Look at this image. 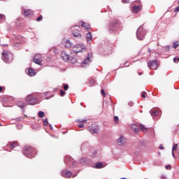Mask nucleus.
I'll return each mask as SVG.
<instances>
[{
  "instance_id": "obj_1",
  "label": "nucleus",
  "mask_w": 179,
  "mask_h": 179,
  "mask_svg": "<svg viewBox=\"0 0 179 179\" xmlns=\"http://www.w3.org/2000/svg\"><path fill=\"white\" fill-rule=\"evenodd\" d=\"M22 153L26 157H28V159H33L36 157V155H37V150L33 146L25 145L23 148Z\"/></svg>"
},
{
  "instance_id": "obj_2",
  "label": "nucleus",
  "mask_w": 179,
  "mask_h": 179,
  "mask_svg": "<svg viewBox=\"0 0 179 179\" xmlns=\"http://www.w3.org/2000/svg\"><path fill=\"white\" fill-rule=\"evenodd\" d=\"M3 57L4 62H6L7 64H10V62L13 59V55L8 50L3 51Z\"/></svg>"
},
{
  "instance_id": "obj_3",
  "label": "nucleus",
  "mask_w": 179,
  "mask_h": 179,
  "mask_svg": "<svg viewBox=\"0 0 179 179\" xmlns=\"http://www.w3.org/2000/svg\"><path fill=\"white\" fill-rule=\"evenodd\" d=\"M136 34L138 40H144L145 36H146V31L143 29V27L141 26L138 29Z\"/></svg>"
},
{
  "instance_id": "obj_4",
  "label": "nucleus",
  "mask_w": 179,
  "mask_h": 179,
  "mask_svg": "<svg viewBox=\"0 0 179 179\" xmlns=\"http://www.w3.org/2000/svg\"><path fill=\"white\" fill-rule=\"evenodd\" d=\"M26 102L29 106H34L35 104H37V99L33 95L29 94L26 97Z\"/></svg>"
},
{
  "instance_id": "obj_5",
  "label": "nucleus",
  "mask_w": 179,
  "mask_h": 179,
  "mask_svg": "<svg viewBox=\"0 0 179 179\" xmlns=\"http://www.w3.org/2000/svg\"><path fill=\"white\" fill-rule=\"evenodd\" d=\"M86 50V48L85 45H76L74 47H73V51L75 54H78V52H82V51H85Z\"/></svg>"
},
{
  "instance_id": "obj_6",
  "label": "nucleus",
  "mask_w": 179,
  "mask_h": 179,
  "mask_svg": "<svg viewBox=\"0 0 179 179\" xmlns=\"http://www.w3.org/2000/svg\"><path fill=\"white\" fill-rule=\"evenodd\" d=\"M33 59L34 62L37 64V65H41L43 64V57H41V55H36Z\"/></svg>"
},
{
  "instance_id": "obj_7",
  "label": "nucleus",
  "mask_w": 179,
  "mask_h": 179,
  "mask_svg": "<svg viewBox=\"0 0 179 179\" xmlns=\"http://www.w3.org/2000/svg\"><path fill=\"white\" fill-rule=\"evenodd\" d=\"M148 66L150 69H157L159 66V64H157V60L150 61L148 62Z\"/></svg>"
},
{
  "instance_id": "obj_8",
  "label": "nucleus",
  "mask_w": 179,
  "mask_h": 179,
  "mask_svg": "<svg viewBox=\"0 0 179 179\" xmlns=\"http://www.w3.org/2000/svg\"><path fill=\"white\" fill-rule=\"evenodd\" d=\"M89 131L90 134H97L99 132V126L94 124L89 127Z\"/></svg>"
},
{
  "instance_id": "obj_9",
  "label": "nucleus",
  "mask_w": 179,
  "mask_h": 179,
  "mask_svg": "<svg viewBox=\"0 0 179 179\" xmlns=\"http://www.w3.org/2000/svg\"><path fill=\"white\" fill-rule=\"evenodd\" d=\"M127 143V140L125 139V137L121 136L119 139L117 141V144L118 146H124Z\"/></svg>"
},
{
  "instance_id": "obj_10",
  "label": "nucleus",
  "mask_w": 179,
  "mask_h": 179,
  "mask_svg": "<svg viewBox=\"0 0 179 179\" xmlns=\"http://www.w3.org/2000/svg\"><path fill=\"white\" fill-rule=\"evenodd\" d=\"M62 176L65 178H71V177H72V172L69 171H63L62 172Z\"/></svg>"
},
{
  "instance_id": "obj_11",
  "label": "nucleus",
  "mask_w": 179,
  "mask_h": 179,
  "mask_svg": "<svg viewBox=\"0 0 179 179\" xmlns=\"http://www.w3.org/2000/svg\"><path fill=\"white\" fill-rule=\"evenodd\" d=\"M72 35L73 37H82V34H80V31L79 29H74L72 31Z\"/></svg>"
},
{
  "instance_id": "obj_12",
  "label": "nucleus",
  "mask_w": 179,
  "mask_h": 179,
  "mask_svg": "<svg viewBox=\"0 0 179 179\" xmlns=\"http://www.w3.org/2000/svg\"><path fill=\"white\" fill-rule=\"evenodd\" d=\"M61 57L63 59V61H65L66 62L69 61V55L66 54L65 52H62Z\"/></svg>"
},
{
  "instance_id": "obj_13",
  "label": "nucleus",
  "mask_w": 179,
  "mask_h": 179,
  "mask_svg": "<svg viewBox=\"0 0 179 179\" xmlns=\"http://www.w3.org/2000/svg\"><path fill=\"white\" fill-rule=\"evenodd\" d=\"M92 57H93V55L92 53H88L87 58L83 61V64L87 65V64L90 62V58Z\"/></svg>"
},
{
  "instance_id": "obj_14",
  "label": "nucleus",
  "mask_w": 179,
  "mask_h": 179,
  "mask_svg": "<svg viewBox=\"0 0 179 179\" xmlns=\"http://www.w3.org/2000/svg\"><path fill=\"white\" fill-rule=\"evenodd\" d=\"M86 38H87V42L90 43H92V40L93 38V36H92V32H88L86 34Z\"/></svg>"
},
{
  "instance_id": "obj_15",
  "label": "nucleus",
  "mask_w": 179,
  "mask_h": 179,
  "mask_svg": "<svg viewBox=\"0 0 179 179\" xmlns=\"http://www.w3.org/2000/svg\"><path fill=\"white\" fill-rule=\"evenodd\" d=\"M24 15L26 16V17H27V16L33 15V10L31 9H26L24 10Z\"/></svg>"
},
{
  "instance_id": "obj_16",
  "label": "nucleus",
  "mask_w": 179,
  "mask_h": 179,
  "mask_svg": "<svg viewBox=\"0 0 179 179\" xmlns=\"http://www.w3.org/2000/svg\"><path fill=\"white\" fill-rule=\"evenodd\" d=\"M81 27H84L85 30H90V25L83 21L81 22Z\"/></svg>"
},
{
  "instance_id": "obj_17",
  "label": "nucleus",
  "mask_w": 179,
  "mask_h": 179,
  "mask_svg": "<svg viewBox=\"0 0 179 179\" xmlns=\"http://www.w3.org/2000/svg\"><path fill=\"white\" fill-rule=\"evenodd\" d=\"M19 146V143L17 141H13L10 144V149H15V148H17Z\"/></svg>"
},
{
  "instance_id": "obj_18",
  "label": "nucleus",
  "mask_w": 179,
  "mask_h": 179,
  "mask_svg": "<svg viewBox=\"0 0 179 179\" xmlns=\"http://www.w3.org/2000/svg\"><path fill=\"white\" fill-rule=\"evenodd\" d=\"M131 10H132L133 13H138V12H139V10H141V6H134Z\"/></svg>"
},
{
  "instance_id": "obj_19",
  "label": "nucleus",
  "mask_w": 179,
  "mask_h": 179,
  "mask_svg": "<svg viewBox=\"0 0 179 179\" xmlns=\"http://www.w3.org/2000/svg\"><path fill=\"white\" fill-rule=\"evenodd\" d=\"M118 23V21H117V20H115L113 22H111L110 24V30H113V29H114L115 27V26H117V24Z\"/></svg>"
},
{
  "instance_id": "obj_20",
  "label": "nucleus",
  "mask_w": 179,
  "mask_h": 179,
  "mask_svg": "<svg viewBox=\"0 0 179 179\" xmlns=\"http://www.w3.org/2000/svg\"><path fill=\"white\" fill-rule=\"evenodd\" d=\"M28 73L29 76H36V71L33 68H29Z\"/></svg>"
},
{
  "instance_id": "obj_21",
  "label": "nucleus",
  "mask_w": 179,
  "mask_h": 179,
  "mask_svg": "<svg viewBox=\"0 0 179 179\" xmlns=\"http://www.w3.org/2000/svg\"><path fill=\"white\" fill-rule=\"evenodd\" d=\"M159 113L160 112L159 110H152L150 111L152 117H157V115H159Z\"/></svg>"
},
{
  "instance_id": "obj_22",
  "label": "nucleus",
  "mask_w": 179,
  "mask_h": 179,
  "mask_svg": "<svg viewBox=\"0 0 179 179\" xmlns=\"http://www.w3.org/2000/svg\"><path fill=\"white\" fill-rule=\"evenodd\" d=\"M139 129H141V131L142 132H148V128L146 127H145V125L143 124H140L139 125Z\"/></svg>"
},
{
  "instance_id": "obj_23",
  "label": "nucleus",
  "mask_w": 179,
  "mask_h": 179,
  "mask_svg": "<svg viewBox=\"0 0 179 179\" xmlns=\"http://www.w3.org/2000/svg\"><path fill=\"white\" fill-rule=\"evenodd\" d=\"M131 128H132V129H134L135 134H138V132H139V129L138 128L136 124L131 125Z\"/></svg>"
},
{
  "instance_id": "obj_24",
  "label": "nucleus",
  "mask_w": 179,
  "mask_h": 179,
  "mask_svg": "<svg viewBox=\"0 0 179 179\" xmlns=\"http://www.w3.org/2000/svg\"><path fill=\"white\" fill-rule=\"evenodd\" d=\"M17 106L20 107V108H23V107H24V103L22 101H17Z\"/></svg>"
},
{
  "instance_id": "obj_25",
  "label": "nucleus",
  "mask_w": 179,
  "mask_h": 179,
  "mask_svg": "<svg viewBox=\"0 0 179 179\" xmlns=\"http://www.w3.org/2000/svg\"><path fill=\"white\" fill-rule=\"evenodd\" d=\"M95 169H103V163H101V162H98V163L95 165Z\"/></svg>"
},
{
  "instance_id": "obj_26",
  "label": "nucleus",
  "mask_w": 179,
  "mask_h": 179,
  "mask_svg": "<svg viewBox=\"0 0 179 179\" xmlns=\"http://www.w3.org/2000/svg\"><path fill=\"white\" fill-rule=\"evenodd\" d=\"M38 115L40 118H44L45 113L43 111H39Z\"/></svg>"
},
{
  "instance_id": "obj_27",
  "label": "nucleus",
  "mask_w": 179,
  "mask_h": 179,
  "mask_svg": "<svg viewBox=\"0 0 179 179\" xmlns=\"http://www.w3.org/2000/svg\"><path fill=\"white\" fill-rule=\"evenodd\" d=\"M178 148V144L174 143L172 148V152H177Z\"/></svg>"
},
{
  "instance_id": "obj_28",
  "label": "nucleus",
  "mask_w": 179,
  "mask_h": 179,
  "mask_svg": "<svg viewBox=\"0 0 179 179\" xmlns=\"http://www.w3.org/2000/svg\"><path fill=\"white\" fill-rule=\"evenodd\" d=\"M64 162L65 163H69V162H72V157H66Z\"/></svg>"
},
{
  "instance_id": "obj_29",
  "label": "nucleus",
  "mask_w": 179,
  "mask_h": 179,
  "mask_svg": "<svg viewBox=\"0 0 179 179\" xmlns=\"http://www.w3.org/2000/svg\"><path fill=\"white\" fill-rule=\"evenodd\" d=\"M114 121L115 122H116V124H118V122H120V118L118 117V116L114 117Z\"/></svg>"
},
{
  "instance_id": "obj_30",
  "label": "nucleus",
  "mask_w": 179,
  "mask_h": 179,
  "mask_svg": "<svg viewBox=\"0 0 179 179\" xmlns=\"http://www.w3.org/2000/svg\"><path fill=\"white\" fill-rule=\"evenodd\" d=\"M178 47H179V44L177 43L176 42H174L173 43V48H178Z\"/></svg>"
},
{
  "instance_id": "obj_31",
  "label": "nucleus",
  "mask_w": 179,
  "mask_h": 179,
  "mask_svg": "<svg viewBox=\"0 0 179 179\" xmlns=\"http://www.w3.org/2000/svg\"><path fill=\"white\" fill-rule=\"evenodd\" d=\"M173 62H175L176 64H178L179 62V57H174L173 58Z\"/></svg>"
},
{
  "instance_id": "obj_32",
  "label": "nucleus",
  "mask_w": 179,
  "mask_h": 179,
  "mask_svg": "<svg viewBox=\"0 0 179 179\" xmlns=\"http://www.w3.org/2000/svg\"><path fill=\"white\" fill-rule=\"evenodd\" d=\"M43 125H45V127H47V125H48V120H43Z\"/></svg>"
},
{
  "instance_id": "obj_33",
  "label": "nucleus",
  "mask_w": 179,
  "mask_h": 179,
  "mask_svg": "<svg viewBox=\"0 0 179 179\" xmlns=\"http://www.w3.org/2000/svg\"><path fill=\"white\" fill-rule=\"evenodd\" d=\"M65 93H66L65 91H64L62 90H60V94L62 97H64V96H65Z\"/></svg>"
},
{
  "instance_id": "obj_34",
  "label": "nucleus",
  "mask_w": 179,
  "mask_h": 179,
  "mask_svg": "<svg viewBox=\"0 0 179 179\" xmlns=\"http://www.w3.org/2000/svg\"><path fill=\"white\" fill-rule=\"evenodd\" d=\"M64 89L65 90H68V89H69V85H68V84H66L64 85Z\"/></svg>"
},
{
  "instance_id": "obj_35",
  "label": "nucleus",
  "mask_w": 179,
  "mask_h": 179,
  "mask_svg": "<svg viewBox=\"0 0 179 179\" xmlns=\"http://www.w3.org/2000/svg\"><path fill=\"white\" fill-rule=\"evenodd\" d=\"M3 19H5V15L3 14H0V22L1 20H3Z\"/></svg>"
},
{
  "instance_id": "obj_36",
  "label": "nucleus",
  "mask_w": 179,
  "mask_h": 179,
  "mask_svg": "<svg viewBox=\"0 0 179 179\" xmlns=\"http://www.w3.org/2000/svg\"><path fill=\"white\" fill-rule=\"evenodd\" d=\"M101 93L104 97H106V92L104 91V90H101Z\"/></svg>"
},
{
  "instance_id": "obj_37",
  "label": "nucleus",
  "mask_w": 179,
  "mask_h": 179,
  "mask_svg": "<svg viewBox=\"0 0 179 179\" xmlns=\"http://www.w3.org/2000/svg\"><path fill=\"white\" fill-rule=\"evenodd\" d=\"M43 20V15H41L39 17L36 19V22H40V20Z\"/></svg>"
},
{
  "instance_id": "obj_38",
  "label": "nucleus",
  "mask_w": 179,
  "mask_h": 179,
  "mask_svg": "<svg viewBox=\"0 0 179 179\" xmlns=\"http://www.w3.org/2000/svg\"><path fill=\"white\" fill-rule=\"evenodd\" d=\"M165 169H166V170H171V166L167 165L165 166Z\"/></svg>"
},
{
  "instance_id": "obj_39",
  "label": "nucleus",
  "mask_w": 179,
  "mask_h": 179,
  "mask_svg": "<svg viewBox=\"0 0 179 179\" xmlns=\"http://www.w3.org/2000/svg\"><path fill=\"white\" fill-rule=\"evenodd\" d=\"M123 3H129V0H122Z\"/></svg>"
},
{
  "instance_id": "obj_40",
  "label": "nucleus",
  "mask_w": 179,
  "mask_h": 179,
  "mask_svg": "<svg viewBox=\"0 0 179 179\" xmlns=\"http://www.w3.org/2000/svg\"><path fill=\"white\" fill-rule=\"evenodd\" d=\"M142 97H143V99H146V92H143L142 94Z\"/></svg>"
},
{
  "instance_id": "obj_41",
  "label": "nucleus",
  "mask_w": 179,
  "mask_h": 179,
  "mask_svg": "<svg viewBox=\"0 0 179 179\" xmlns=\"http://www.w3.org/2000/svg\"><path fill=\"white\" fill-rule=\"evenodd\" d=\"M78 122H87V120H79Z\"/></svg>"
},
{
  "instance_id": "obj_42",
  "label": "nucleus",
  "mask_w": 179,
  "mask_h": 179,
  "mask_svg": "<svg viewBox=\"0 0 179 179\" xmlns=\"http://www.w3.org/2000/svg\"><path fill=\"white\" fill-rule=\"evenodd\" d=\"M85 126L83 125V124H80V125H78V127L79 128H83Z\"/></svg>"
},
{
  "instance_id": "obj_43",
  "label": "nucleus",
  "mask_w": 179,
  "mask_h": 179,
  "mask_svg": "<svg viewBox=\"0 0 179 179\" xmlns=\"http://www.w3.org/2000/svg\"><path fill=\"white\" fill-rule=\"evenodd\" d=\"M2 90H3V87L0 86V92H2Z\"/></svg>"
},
{
  "instance_id": "obj_44",
  "label": "nucleus",
  "mask_w": 179,
  "mask_h": 179,
  "mask_svg": "<svg viewBox=\"0 0 179 179\" xmlns=\"http://www.w3.org/2000/svg\"><path fill=\"white\" fill-rule=\"evenodd\" d=\"M73 163V166H76V162H71Z\"/></svg>"
},
{
  "instance_id": "obj_45",
  "label": "nucleus",
  "mask_w": 179,
  "mask_h": 179,
  "mask_svg": "<svg viewBox=\"0 0 179 179\" xmlns=\"http://www.w3.org/2000/svg\"><path fill=\"white\" fill-rule=\"evenodd\" d=\"M159 149L163 150V149H164V148L163 147V145H161V146L159 147Z\"/></svg>"
},
{
  "instance_id": "obj_46",
  "label": "nucleus",
  "mask_w": 179,
  "mask_h": 179,
  "mask_svg": "<svg viewBox=\"0 0 179 179\" xmlns=\"http://www.w3.org/2000/svg\"><path fill=\"white\" fill-rule=\"evenodd\" d=\"M172 155L173 156V157H176V155L174 154V152L172 151Z\"/></svg>"
},
{
  "instance_id": "obj_47",
  "label": "nucleus",
  "mask_w": 179,
  "mask_h": 179,
  "mask_svg": "<svg viewBox=\"0 0 179 179\" xmlns=\"http://www.w3.org/2000/svg\"><path fill=\"white\" fill-rule=\"evenodd\" d=\"M148 52H149V53L152 52V50L148 49Z\"/></svg>"
},
{
  "instance_id": "obj_48",
  "label": "nucleus",
  "mask_w": 179,
  "mask_h": 179,
  "mask_svg": "<svg viewBox=\"0 0 179 179\" xmlns=\"http://www.w3.org/2000/svg\"><path fill=\"white\" fill-rule=\"evenodd\" d=\"M90 83H94V80H92L90 81Z\"/></svg>"
},
{
  "instance_id": "obj_49",
  "label": "nucleus",
  "mask_w": 179,
  "mask_h": 179,
  "mask_svg": "<svg viewBox=\"0 0 179 179\" xmlns=\"http://www.w3.org/2000/svg\"><path fill=\"white\" fill-rule=\"evenodd\" d=\"M162 179H167L165 176H162Z\"/></svg>"
},
{
  "instance_id": "obj_50",
  "label": "nucleus",
  "mask_w": 179,
  "mask_h": 179,
  "mask_svg": "<svg viewBox=\"0 0 179 179\" xmlns=\"http://www.w3.org/2000/svg\"><path fill=\"white\" fill-rule=\"evenodd\" d=\"M127 62H125V63L124 64V65H127Z\"/></svg>"
},
{
  "instance_id": "obj_51",
  "label": "nucleus",
  "mask_w": 179,
  "mask_h": 179,
  "mask_svg": "<svg viewBox=\"0 0 179 179\" xmlns=\"http://www.w3.org/2000/svg\"><path fill=\"white\" fill-rule=\"evenodd\" d=\"M158 155H159V156H160V152H158Z\"/></svg>"
},
{
  "instance_id": "obj_52",
  "label": "nucleus",
  "mask_w": 179,
  "mask_h": 179,
  "mask_svg": "<svg viewBox=\"0 0 179 179\" xmlns=\"http://www.w3.org/2000/svg\"><path fill=\"white\" fill-rule=\"evenodd\" d=\"M139 75H142V73H139Z\"/></svg>"
},
{
  "instance_id": "obj_53",
  "label": "nucleus",
  "mask_w": 179,
  "mask_h": 179,
  "mask_svg": "<svg viewBox=\"0 0 179 179\" xmlns=\"http://www.w3.org/2000/svg\"><path fill=\"white\" fill-rule=\"evenodd\" d=\"M129 66V65H128V66Z\"/></svg>"
},
{
  "instance_id": "obj_54",
  "label": "nucleus",
  "mask_w": 179,
  "mask_h": 179,
  "mask_svg": "<svg viewBox=\"0 0 179 179\" xmlns=\"http://www.w3.org/2000/svg\"><path fill=\"white\" fill-rule=\"evenodd\" d=\"M0 127H1V122H0Z\"/></svg>"
},
{
  "instance_id": "obj_55",
  "label": "nucleus",
  "mask_w": 179,
  "mask_h": 179,
  "mask_svg": "<svg viewBox=\"0 0 179 179\" xmlns=\"http://www.w3.org/2000/svg\"><path fill=\"white\" fill-rule=\"evenodd\" d=\"M178 3H179V0H178Z\"/></svg>"
}]
</instances>
